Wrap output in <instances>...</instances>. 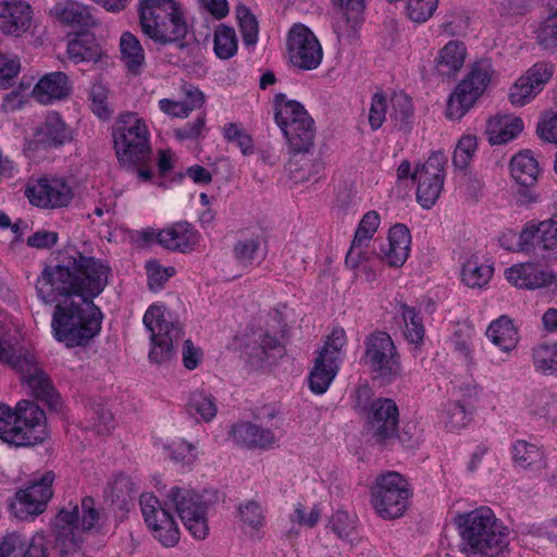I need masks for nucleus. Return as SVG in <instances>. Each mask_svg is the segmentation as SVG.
Returning <instances> with one entry per match:
<instances>
[{
	"label": "nucleus",
	"mask_w": 557,
	"mask_h": 557,
	"mask_svg": "<svg viewBox=\"0 0 557 557\" xmlns=\"http://www.w3.org/2000/svg\"><path fill=\"white\" fill-rule=\"evenodd\" d=\"M148 286L150 289L158 290L175 274L173 267H163L156 260L146 263Z\"/></svg>",
	"instance_id": "61"
},
{
	"label": "nucleus",
	"mask_w": 557,
	"mask_h": 557,
	"mask_svg": "<svg viewBox=\"0 0 557 557\" xmlns=\"http://www.w3.org/2000/svg\"><path fill=\"white\" fill-rule=\"evenodd\" d=\"M168 499L175 507L181 521L196 540H205L209 534L208 505L202 497L188 488L174 486Z\"/></svg>",
	"instance_id": "11"
},
{
	"label": "nucleus",
	"mask_w": 557,
	"mask_h": 557,
	"mask_svg": "<svg viewBox=\"0 0 557 557\" xmlns=\"http://www.w3.org/2000/svg\"><path fill=\"white\" fill-rule=\"evenodd\" d=\"M18 373L23 384L30 389L33 396L48 403L54 401L57 398L54 386L33 357L23 361Z\"/></svg>",
	"instance_id": "25"
},
{
	"label": "nucleus",
	"mask_w": 557,
	"mask_h": 557,
	"mask_svg": "<svg viewBox=\"0 0 557 557\" xmlns=\"http://www.w3.org/2000/svg\"><path fill=\"white\" fill-rule=\"evenodd\" d=\"M231 434L236 444L249 448L270 449L277 441L272 430L263 429L250 422L235 424Z\"/></svg>",
	"instance_id": "27"
},
{
	"label": "nucleus",
	"mask_w": 557,
	"mask_h": 557,
	"mask_svg": "<svg viewBox=\"0 0 557 557\" xmlns=\"http://www.w3.org/2000/svg\"><path fill=\"white\" fill-rule=\"evenodd\" d=\"M523 127V121L519 116L497 114L487 121V139L491 145H503L516 138Z\"/></svg>",
	"instance_id": "31"
},
{
	"label": "nucleus",
	"mask_w": 557,
	"mask_h": 557,
	"mask_svg": "<svg viewBox=\"0 0 557 557\" xmlns=\"http://www.w3.org/2000/svg\"><path fill=\"white\" fill-rule=\"evenodd\" d=\"M99 520L100 513L90 497L83 498L81 505L70 502L61 507L54 519V529L62 553L79 550L84 535L96 529Z\"/></svg>",
	"instance_id": "5"
},
{
	"label": "nucleus",
	"mask_w": 557,
	"mask_h": 557,
	"mask_svg": "<svg viewBox=\"0 0 557 557\" xmlns=\"http://www.w3.org/2000/svg\"><path fill=\"white\" fill-rule=\"evenodd\" d=\"M109 88L101 82L92 84L89 92L91 111L100 119L107 120L111 115L109 106Z\"/></svg>",
	"instance_id": "56"
},
{
	"label": "nucleus",
	"mask_w": 557,
	"mask_h": 557,
	"mask_svg": "<svg viewBox=\"0 0 557 557\" xmlns=\"http://www.w3.org/2000/svg\"><path fill=\"white\" fill-rule=\"evenodd\" d=\"M494 74L487 59L474 62L462 81L458 83L447 101L446 116L458 121L463 117L484 94Z\"/></svg>",
	"instance_id": "9"
},
{
	"label": "nucleus",
	"mask_w": 557,
	"mask_h": 557,
	"mask_svg": "<svg viewBox=\"0 0 557 557\" xmlns=\"http://www.w3.org/2000/svg\"><path fill=\"white\" fill-rule=\"evenodd\" d=\"M140 507L148 528L165 547H173L180 541V530L173 517L160 506L157 497L151 494L140 496Z\"/></svg>",
	"instance_id": "18"
},
{
	"label": "nucleus",
	"mask_w": 557,
	"mask_h": 557,
	"mask_svg": "<svg viewBox=\"0 0 557 557\" xmlns=\"http://www.w3.org/2000/svg\"><path fill=\"white\" fill-rule=\"evenodd\" d=\"M286 47L289 62L299 70H315L323 60V49L318 37L304 24L290 28Z\"/></svg>",
	"instance_id": "14"
},
{
	"label": "nucleus",
	"mask_w": 557,
	"mask_h": 557,
	"mask_svg": "<svg viewBox=\"0 0 557 557\" xmlns=\"http://www.w3.org/2000/svg\"><path fill=\"white\" fill-rule=\"evenodd\" d=\"M141 32L160 45L183 39L187 23L182 4L177 0H138Z\"/></svg>",
	"instance_id": "4"
},
{
	"label": "nucleus",
	"mask_w": 557,
	"mask_h": 557,
	"mask_svg": "<svg viewBox=\"0 0 557 557\" xmlns=\"http://www.w3.org/2000/svg\"><path fill=\"white\" fill-rule=\"evenodd\" d=\"M532 363L536 372L557 376V342L535 346L532 350Z\"/></svg>",
	"instance_id": "47"
},
{
	"label": "nucleus",
	"mask_w": 557,
	"mask_h": 557,
	"mask_svg": "<svg viewBox=\"0 0 557 557\" xmlns=\"http://www.w3.org/2000/svg\"><path fill=\"white\" fill-rule=\"evenodd\" d=\"M186 407L190 416L205 422L211 421L218 412L214 397L205 391L190 393Z\"/></svg>",
	"instance_id": "45"
},
{
	"label": "nucleus",
	"mask_w": 557,
	"mask_h": 557,
	"mask_svg": "<svg viewBox=\"0 0 557 557\" xmlns=\"http://www.w3.org/2000/svg\"><path fill=\"white\" fill-rule=\"evenodd\" d=\"M240 529L251 539L260 540L267 523V515L263 506L256 500H248L237 509Z\"/></svg>",
	"instance_id": "35"
},
{
	"label": "nucleus",
	"mask_w": 557,
	"mask_h": 557,
	"mask_svg": "<svg viewBox=\"0 0 557 557\" xmlns=\"http://www.w3.org/2000/svg\"><path fill=\"white\" fill-rule=\"evenodd\" d=\"M539 161L530 150L517 153L510 161L511 176L523 186L533 185L540 174Z\"/></svg>",
	"instance_id": "39"
},
{
	"label": "nucleus",
	"mask_w": 557,
	"mask_h": 557,
	"mask_svg": "<svg viewBox=\"0 0 557 557\" xmlns=\"http://www.w3.org/2000/svg\"><path fill=\"white\" fill-rule=\"evenodd\" d=\"M539 94L537 88L522 74L509 88L508 99L515 107H524L532 102Z\"/></svg>",
	"instance_id": "51"
},
{
	"label": "nucleus",
	"mask_w": 557,
	"mask_h": 557,
	"mask_svg": "<svg viewBox=\"0 0 557 557\" xmlns=\"http://www.w3.org/2000/svg\"><path fill=\"white\" fill-rule=\"evenodd\" d=\"M157 242L164 248L186 252L198 244L197 231L187 222H178L159 231Z\"/></svg>",
	"instance_id": "26"
},
{
	"label": "nucleus",
	"mask_w": 557,
	"mask_h": 557,
	"mask_svg": "<svg viewBox=\"0 0 557 557\" xmlns=\"http://www.w3.org/2000/svg\"><path fill=\"white\" fill-rule=\"evenodd\" d=\"M34 24V8L27 0H0L1 34L21 38L32 32Z\"/></svg>",
	"instance_id": "20"
},
{
	"label": "nucleus",
	"mask_w": 557,
	"mask_h": 557,
	"mask_svg": "<svg viewBox=\"0 0 557 557\" xmlns=\"http://www.w3.org/2000/svg\"><path fill=\"white\" fill-rule=\"evenodd\" d=\"M445 164V156L434 152L425 162L416 166L412 180L417 183V200L425 209L433 207L442 193Z\"/></svg>",
	"instance_id": "15"
},
{
	"label": "nucleus",
	"mask_w": 557,
	"mask_h": 557,
	"mask_svg": "<svg viewBox=\"0 0 557 557\" xmlns=\"http://www.w3.org/2000/svg\"><path fill=\"white\" fill-rule=\"evenodd\" d=\"M21 72V61L15 55L0 54V89H8Z\"/></svg>",
	"instance_id": "63"
},
{
	"label": "nucleus",
	"mask_w": 557,
	"mask_h": 557,
	"mask_svg": "<svg viewBox=\"0 0 557 557\" xmlns=\"http://www.w3.org/2000/svg\"><path fill=\"white\" fill-rule=\"evenodd\" d=\"M516 466L522 469L540 470L545 467L544 454L535 444L518 440L511 447Z\"/></svg>",
	"instance_id": "41"
},
{
	"label": "nucleus",
	"mask_w": 557,
	"mask_h": 557,
	"mask_svg": "<svg viewBox=\"0 0 557 557\" xmlns=\"http://www.w3.org/2000/svg\"><path fill=\"white\" fill-rule=\"evenodd\" d=\"M442 422L450 431H457L466 426L469 416L459 401H448L441 412Z\"/></svg>",
	"instance_id": "55"
},
{
	"label": "nucleus",
	"mask_w": 557,
	"mask_h": 557,
	"mask_svg": "<svg viewBox=\"0 0 557 557\" xmlns=\"http://www.w3.org/2000/svg\"><path fill=\"white\" fill-rule=\"evenodd\" d=\"M144 325L149 332L151 348L149 359L151 362L162 364L172 360L175 346L183 338V327L178 322L170 319L166 309L161 305L150 306L143 318Z\"/></svg>",
	"instance_id": "6"
},
{
	"label": "nucleus",
	"mask_w": 557,
	"mask_h": 557,
	"mask_svg": "<svg viewBox=\"0 0 557 557\" xmlns=\"http://www.w3.org/2000/svg\"><path fill=\"white\" fill-rule=\"evenodd\" d=\"M364 366L374 381L391 384L403 374L399 351L389 334L374 331L364 338Z\"/></svg>",
	"instance_id": "7"
},
{
	"label": "nucleus",
	"mask_w": 557,
	"mask_h": 557,
	"mask_svg": "<svg viewBox=\"0 0 557 557\" xmlns=\"http://www.w3.org/2000/svg\"><path fill=\"white\" fill-rule=\"evenodd\" d=\"M465 557H509V529L493 510L481 506L454 517Z\"/></svg>",
	"instance_id": "2"
},
{
	"label": "nucleus",
	"mask_w": 557,
	"mask_h": 557,
	"mask_svg": "<svg viewBox=\"0 0 557 557\" xmlns=\"http://www.w3.org/2000/svg\"><path fill=\"white\" fill-rule=\"evenodd\" d=\"M89 428L100 435L109 434L114 428L112 412L101 405L90 409Z\"/></svg>",
	"instance_id": "60"
},
{
	"label": "nucleus",
	"mask_w": 557,
	"mask_h": 557,
	"mask_svg": "<svg viewBox=\"0 0 557 557\" xmlns=\"http://www.w3.org/2000/svg\"><path fill=\"white\" fill-rule=\"evenodd\" d=\"M438 0H407L406 14L414 23H424L436 11Z\"/></svg>",
	"instance_id": "58"
},
{
	"label": "nucleus",
	"mask_w": 557,
	"mask_h": 557,
	"mask_svg": "<svg viewBox=\"0 0 557 557\" xmlns=\"http://www.w3.org/2000/svg\"><path fill=\"white\" fill-rule=\"evenodd\" d=\"M411 491L406 479L397 472H387L376 479L371 504L381 518L396 519L408 509Z\"/></svg>",
	"instance_id": "10"
},
{
	"label": "nucleus",
	"mask_w": 557,
	"mask_h": 557,
	"mask_svg": "<svg viewBox=\"0 0 557 557\" xmlns=\"http://www.w3.org/2000/svg\"><path fill=\"white\" fill-rule=\"evenodd\" d=\"M237 36L235 29L219 25L214 32L213 48L218 58L231 59L237 52Z\"/></svg>",
	"instance_id": "48"
},
{
	"label": "nucleus",
	"mask_w": 557,
	"mask_h": 557,
	"mask_svg": "<svg viewBox=\"0 0 557 557\" xmlns=\"http://www.w3.org/2000/svg\"><path fill=\"white\" fill-rule=\"evenodd\" d=\"M121 60L127 71L134 75L141 73L145 65V51L138 38L129 32H124L120 38Z\"/></svg>",
	"instance_id": "38"
},
{
	"label": "nucleus",
	"mask_w": 557,
	"mask_h": 557,
	"mask_svg": "<svg viewBox=\"0 0 557 557\" xmlns=\"http://www.w3.org/2000/svg\"><path fill=\"white\" fill-rule=\"evenodd\" d=\"M29 202L42 209H60L67 207L74 193L70 184L62 177L45 176L30 183L25 191Z\"/></svg>",
	"instance_id": "17"
},
{
	"label": "nucleus",
	"mask_w": 557,
	"mask_h": 557,
	"mask_svg": "<svg viewBox=\"0 0 557 557\" xmlns=\"http://www.w3.org/2000/svg\"><path fill=\"white\" fill-rule=\"evenodd\" d=\"M275 121L280 128L286 129L289 123H299L305 117H310L304 106L296 101L288 99L285 95L278 94L274 100Z\"/></svg>",
	"instance_id": "42"
},
{
	"label": "nucleus",
	"mask_w": 557,
	"mask_h": 557,
	"mask_svg": "<svg viewBox=\"0 0 557 557\" xmlns=\"http://www.w3.org/2000/svg\"><path fill=\"white\" fill-rule=\"evenodd\" d=\"M235 345L240 358L252 369L262 368L283 351L277 338L262 330L236 337Z\"/></svg>",
	"instance_id": "16"
},
{
	"label": "nucleus",
	"mask_w": 557,
	"mask_h": 557,
	"mask_svg": "<svg viewBox=\"0 0 557 557\" xmlns=\"http://www.w3.org/2000/svg\"><path fill=\"white\" fill-rule=\"evenodd\" d=\"M399 411L391 398L373 400L367 412V431L380 444L394 438L398 430Z\"/></svg>",
	"instance_id": "19"
},
{
	"label": "nucleus",
	"mask_w": 557,
	"mask_h": 557,
	"mask_svg": "<svg viewBox=\"0 0 557 557\" xmlns=\"http://www.w3.org/2000/svg\"><path fill=\"white\" fill-rule=\"evenodd\" d=\"M506 280L522 289L557 288V275L533 262L513 264L505 270Z\"/></svg>",
	"instance_id": "21"
},
{
	"label": "nucleus",
	"mask_w": 557,
	"mask_h": 557,
	"mask_svg": "<svg viewBox=\"0 0 557 557\" xmlns=\"http://www.w3.org/2000/svg\"><path fill=\"white\" fill-rule=\"evenodd\" d=\"M114 147L121 162H146L151 154L150 133L146 121L133 112L122 114L114 131Z\"/></svg>",
	"instance_id": "8"
},
{
	"label": "nucleus",
	"mask_w": 557,
	"mask_h": 557,
	"mask_svg": "<svg viewBox=\"0 0 557 557\" xmlns=\"http://www.w3.org/2000/svg\"><path fill=\"white\" fill-rule=\"evenodd\" d=\"M368 243L351 242L350 248L346 255L345 263L348 268L366 273L368 270L369 253L366 250Z\"/></svg>",
	"instance_id": "64"
},
{
	"label": "nucleus",
	"mask_w": 557,
	"mask_h": 557,
	"mask_svg": "<svg viewBox=\"0 0 557 557\" xmlns=\"http://www.w3.org/2000/svg\"><path fill=\"white\" fill-rule=\"evenodd\" d=\"M411 247L409 228L404 224H395L388 231L387 243L380 248L381 259L392 268H400L407 261Z\"/></svg>",
	"instance_id": "22"
},
{
	"label": "nucleus",
	"mask_w": 557,
	"mask_h": 557,
	"mask_svg": "<svg viewBox=\"0 0 557 557\" xmlns=\"http://www.w3.org/2000/svg\"><path fill=\"white\" fill-rule=\"evenodd\" d=\"M535 40L545 51L557 50V10L540 22L535 30Z\"/></svg>",
	"instance_id": "50"
},
{
	"label": "nucleus",
	"mask_w": 557,
	"mask_h": 557,
	"mask_svg": "<svg viewBox=\"0 0 557 557\" xmlns=\"http://www.w3.org/2000/svg\"><path fill=\"white\" fill-rule=\"evenodd\" d=\"M233 256L244 268L258 264L265 256L262 236L253 234L238 239L233 247Z\"/></svg>",
	"instance_id": "37"
},
{
	"label": "nucleus",
	"mask_w": 557,
	"mask_h": 557,
	"mask_svg": "<svg viewBox=\"0 0 557 557\" xmlns=\"http://www.w3.org/2000/svg\"><path fill=\"white\" fill-rule=\"evenodd\" d=\"M289 144L290 149L296 153H306L314 145V121L312 117H305L297 124L289 123L286 129L282 131Z\"/></svg>",
	"instance_id": "36"
},
{
	"label": "nucleus",
	"mask_w": 557,
	"mask_h": 557,
	"mask_svg": "<svg viewBox=\"0 0 557 557\" xmlns=\"http://www.w3.org/2000/svg\"><path fill=\"white\" fill-rule=\"evenodd\" d=\"M34 137L36 143L44 146L60 147L71 141L72 132L61 116L53 112L48 114L45 121L36 127Z\"/></svg>",
	"instance_id": "29"
},
{
	"label": "nucleus",
	"mask_w": 557,
	"mask_h": 557,
	"mask_svg": "<svg viewBox=\"0 0 557 557\" xmlns=\"http://www.w3.org/2000/svg\"><path fill=\"white\" fill-rule=\"evenodd\" d=\"M555 73V64L550 61L542 60L535 62L523 74L541 92L549 83Z\"/></svg>",
	"instance_id": "57"
},
{
	"label": "nucleus",
	"mask_w": 557,
	"mask_h": 557,
	"mask_svg": "<svg viewBox=\"0 0 557 557\" xmlns=\"http://www.w3.org/2000/svg\"><path fill=\"white\" fill-rule=\"evenodd\" d=\"M72 86L69 76L63 72H51L44 75L32 90V97L41 104H50L65 99Z\"/></svg>",
	"instance_id": "24"
},
{
	"label": "nucleus",
	"mask_w": 557,
	"mask_h": 557,
	"mask_svg": "<svg viewBox=\"0 0 557 557\" xmlns=\"http://www.w3.org/2000/svg\"><path fill=\"white\" fill-rule=\"evenodd\" d=\"M184 95V100L170 98L160 99L158 102L160 111L171 117L185 119L194 110L200 109L205 103L203 92L195 86L185 88Z\"/></svg>",
	"instance_id": "33"
},
{
	"label": "nucleus",
	"mask_w": 557,
	"mask_h": 557,
	"mask_svg": "<svg viewBox=\"0 0 557 557\" xmlns=\"http://www.w3.org/2000/svg\"><path fill=\"white\" fill-rule=\"evenodd\" d=\"M347 346L346 332L342 327H335L326 337L322 348L318 352V357H323L327 362L342 364Z\"/></svg>",
	"instance_id": "46"
},
{
	"label": "nucleus",
	"mask_w": 557,
	"mask_h": 557,
	"mask_svg": "<svg viewBox=\"0 0 557 557\" xmlns=\"http://www.w3.org/2000/svg\"><path fill=\"white\" fill-rule=\"evenodd\" d=\"M341 366L327 362L323 357L314 359L313 368L309 373V388L317 395L324 394L337 375Z\"/></svg>",
	"instance_id": "40"
},
{
	"label": "nucleus",
	"mask_w": 557,
	"mask_h": 557,
	"mask_svg": "<svg viewBox=\"0 0 557 557\" xmlns=\"http://www.w3.org/2000/svg\"><path fill=\"white\" fill-rule=\"evenodd\" d=\"M136 493L132 479L124 474H117L108 483L104 496L111 503H126Z\"/></svg>",
	"instance_id": "49"
},
{
	"label": "nucleus",
	"mask_w": 557,
	"mask_h": 557,
	"mask_svg": "<svg viewBox=\"0 0 557 557\" xmlns=\"http://www.w3.org/2000/svg\"><path fill=\"white\" fill-rule=\"evenodd\" d=\"M110 273L104 261L75 246L60 250L57 264L41 272L36 289L46 304L55 302L51 327L59 342L76 347L98 334L102 315L94 298L108 285Z\"/></svg>",
	"instance_id": "1"
},
{
	"label": "nucleus",
	"mask_w": 557,
	"mask_h": 557,
	"mask_svg": "<svg viewBox=\"0 0 557 557\" xmlns=\"http://www.w3.org/2000/svg\"><path fill=\"white\" fill-rule=\"evenodd\" d=\"M399 311L404 322L403 334L410 344L418 348L423 343L425 335L422 318L416 308L406 304L400 305Z\"/></svg>",
	"instance_id": "44"
},
{
	"label": "nucleus",
	"mask_w": 557,
	"mask_h": 557,
	"mask_svg": "<svg viewBox=\"0 0 557 557\" xmlns=\"http://www.w3.org/2000/svg\"><path fill=\"white\" fill-rule=\"evenodd\" d=\"M531 412L547 423L557 424V396L547 392L539 393L532 400Z\"/></svg>",
	"instance_id": "52"
},
{
	"label": "nucleus",
	"mask_w": 557,
	"mask_h": 557,
	"mask_svg": "<svg viewBox=\"0 0 557 557\" xmlns=\"http://www.w3.org/2000/svg\"><path fill=\"white\" fill-rule=\"evenodd\" d=\"M478 150V139L474 135L465 134L460 137L453 154V163L456 168L465 170L471 163Z\"/></svg>",
	"instance_id": "54"
},
{
	"label": "nucleus",
	"mask_w": 557,
	"mask_h": 557,
	"mask_svg": "<svg viewBox=\"0 0 557 557\" xmlns=\"http://www.w3.org/2000/svg\"><path fill=\"white\" fill-rule=\"evenodd\" d=\"M485 335L493 345L505 354L513 351L520 339L518 329L512 319L507 315H500L493 320L487 326Z\"/></svg>",
	"instance_id": "30"
},
{
	"label": "nucleus",
	"mask_w": 557,
	"mask_h": 557,
	"mask_svg": "<svg viewBox=\"0 0 557 557\" xmlns=\"http://www.w3.org/2000/svg\"><path fill=\"white\" fill-rule=\"evenodd\" d=\"M380 223V214L374 210L368 211L366 214H363L361 221L358 224L354 240L369 244L376 233Z\"/></svg>",
	"instance_id": "62"
},
{
	"label": "nucleus",
	"mask_w": 557,
	"mask_h": 557,
	"mask_svg": "<svg viewBox=\"0 0 557 557\" xmlns=\"http://www.w3.org/2000/svg\"><path fill=\"white\" fill-rule=\"evenodd\" d=\"M467 48L462 41L450 40L440 49L435 60V70L442 76H455L463 67Z\"/></svg>",
	"instance_id": "32"
},
{
	"label": "nucleus",
	"mask_w": 557,
	"mask_h": 557,
	"mask_svg": "<svg viewBox=\"0 0 557 557\" xmlns=\"http://www.w3.org/2000/svg\"><path fill=\"white\" fill-rule=\"evenodd\" d=\"M50 13L58 22L71 27H94L97 25L92 9L76 0H59L51 8Z\"/></svg>",
	"instance_id": "23"
},
{
	"label": "nucleus",
	"mask_w": 557,
	"mask_h": 557,
	"mask_svg": "<svg viewBox=\"0 0 557 557\" xmlns=\"http://www.w3.org/2000/svg\"><path fill=\"white\" fill-rule=\"evenodd\" d=\"M522 253L557 262V216L527 222L519 233Z\"/></svg>",
	"instance_id": "12"
},
{
	"label": "nucleus",
	"mask_w": 557,
	"mask_h": 557,
	"mask_svg": "<svg viewBox=\"0 0 557 557\" xmlns=\"http://www.w3.org/2000/svg\"><path fill=\"white\" fill-rule=\"evenodd\" d=\"M172 460L183 466H190L197 460V447L185 440H176L168 445Z\"/></svg>",
	"instance_id": "59"
},
{
	"label": "nucleus",
	"mask_w": 557,
	"mask_h": 557,
	"mask_svg": "<svg viewBox=\"0 0 557 557\" xmlns=\"http://www.w3.org/2000/svg\"><path fill=\"white\" fill-rule=\"evenodd\" d=\"M45 411L34 401L20 400L12 408L0 404V440L14 447H33L48 437Z\"/></svg>",
	"instance_id": "3"
},
{
	"label": "nucleus",
	"mask_w": 557,
	"mask_h": 557,
	"mask_svg": "<svg viewBox=\"0 0 557 557\" xmlns=\"http://www.w3.org/2000/svg\"><path fill=\"white\" fill-rule=\"evenodd\" d=\"M66 53L69 60L74 64L97 63L104 55L101 45L91 34H82L71 39L67 44Z\"/></svg>",
	"instance_id": "34"
},
{
	"label": "nucleus",
	"mask_w": 557,
	"mask_h": 557,
	"mask_svg": "<svg viewBox=\"0 0 557 557\" xmlns=\"http://www.w3.org/2000/svg\"><path fill=\"white\" fill-rule=\"evenodd\" d=\"M53 481L54 474L49 471L40 479L33 480L18 488L10 504L11 512L20 520L34 519L41 515L53 495Z\"/></svg>",
	"instance_id": "13"
},
{
	"label": "nucleus",
	"mask_w": 557,
	"mask_h": 557,
	"mask_svg": "<svg viewBox=\"0 0 557 557\" xmlns=\"http://www.w3.org/2000/svg\"><path fill=\"white\" fill-rule=\"evenodd\" d=\"M337 9L334 20V30L338 37H349L355 34L360 23L362 12L366 8V0H332Z\"/></svg>",
	"instance_id": "28"
},
{
	"label": "nucleus",
	"mask_w": 557,
	"mask_h": 557,
	"mask_svg": "<svg viewBox=\"0 0 557 557\" xmlns=\"http://www.w3.org/2000/svg\"><path fill=\"white\" fill-rule=\"evenodd\" d=\"M235 12L244 42L248 46L255 45L258 40L259 34V26L256 16L251 13L249 8L244 4H238Z\"/></svg>",
	"instance_id": "53"
},
{
	"label": "nucleus",
	"mask_w": 557,
	"mask_h": 557,
	"mask_svg": "<svg viewBox=\"0 0 557 557\" xmlns=\"http://www.w3.org/2000/svg\"><path fill=\"white\" fill-rule=\"evenodd\" d=\"M492 265L480 262L476 258L468 259L461 269V281L470 288H482L493 276Z\"/></svg>",
	"instance_id": "43"
}]
</instances>
